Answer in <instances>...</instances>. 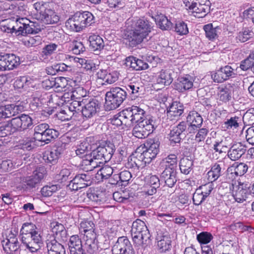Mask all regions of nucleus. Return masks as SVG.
<instances>
[{
    "label": "nucleus",
    "mask_w": 254,
    "mask_h": 254,
    "mask_svg": "<svg viewBox=\"0 0 254 254\" xmlns=\"http://www.w3.org/2000/svg\"><path fill=\"white\" fill-rule=\"evenodd\" d=\"M0 29L4 33L14 34L15 36L36 34L40 30L33 22L26 18L6 19L1 23Z\"/></svg>",
    "instance_id": "obj_1"
},
{
    "label": "nucleus",
    "mask_w": 254,
    "mask_h": 254,
    "mask_svg": "<svg viewBox=\"0 0 254 254\" xmlns=\"http://www.w3.org/2000/svg\"><path fill=\"white\" fill-rule=\"evenodd\" d=\"M21 241L25 250L31 254L39 251L42 245L40 231L31 223H24L20 229Z\"/></svg>",
    "instance_id": "obj_2"
},
{
    "label": "nucleus",
    "mask_w": 254,
    "mask_h": 254,
    "mask_svg": "<svg viewBox=\"0 0 254 254\" xmlns=\"http://www.w3.org/2000/svg\"><path fill=\"white\" fill-rule=\"evenodd\" d=\"M152 27L151 23L144 18L133 20L131 29L126 34L128 45L133 47L141 43L151 32Z\"/></svg>",
    "instance_id": "obj_3"
},
{
    "label": "nucleus",
    "mask_w": 254,
    "mask_h": 254,
    "mask_svg": "<svg viewBox=\"0 0 254 254\" xmlns=\"http://www.w3.org/2000/svg\"><path fill=\"white\" fill-rule=\"evenodd\" d=\"M93 15L88 11L77 12L65 22L66 27L70 30L79 32L94 22Z\"/></svg>",
    "instance_id": "obj_4"
},
{
    "label": "nucleus",
    "mask_w": 254,
    "mask_h": 254,
    "mask_svg": "<svg viewBox=\"0 0 254 254\" xmlns=\"http://www.w3.org/2000/svg\"><path fill=\"white\" fill-rule=\"evenodd\" d=\"M126 92L120 87L111 88L106 94V108L109 110L118 108L126 99Z\"/></svg>",
    "instance_id": "obj_5"
},
{
    "label": "nucleus",
    "mask_w": 254,
    "mask_h": 254,
    "mask_svg": "<svg viewBox=\"0 0 254 254\" xmlns=\"http://www.w3.org/2000/svg\"><path fill=\"white\" fill-rule=\"evenodd\" d=\"M58 132L49 127L47 124H40L34 127V138L37 141L48 143L52 138L57 137Z\"/></svg>",
    "instance_id": "obj_6"
},
{
    "label": "nucleus",
    "mask_w": 254,
    "mask_h": 254,
    "mask_svg": "<svg viewBox=\"0 0 254 254\" xmlns=\"http://www.w3.org/2000/svg\"><path fill=\"white\" fill-rule=\"evenodd\" d=\"M251 185L248 183L235 181L232 184V194L230 196L233 202L242 203L246 200L251 194Z\"/></svg>",
    "instance_id": "obj_7"
},
{
    "label": "nucleus",
    "mask_w": 254,
    "mask_h": 254,
    "mask_svg": "<svg viewBox=\"0 0 254 254\" xmlns=\"http://www.w3.org/2000/svg\"><path fill=\"white\" fill-rule=\"evenodd\" d=\"M152 122L153 120L149 118L135 123L132 130V134L138 138L146 137L153 131Z\"/></svg>",
    "instance_id": "obj_8"
},
{
    "label": "nucleus",
    "mask_w": 254,
    "mask_h": 254,
    "mask_svg": "<svg viewBox=\"0 0 254 254\" xmlns=\"http://www.w3.org/2000/svg\"><path fill=\"white\" fill-rule=\"evenodd\" d=\"M115 254H135L132 245L126 237H121L118 239L112 248Z\"/></svg>",
    "instance_id": "obj_9"
},
{
    "label": "nucleus",
    "mask_w": 254,
    "mask_h": 254,
    "mask_svg": "<svg viewBox=\"0 0 254 254\" xmlns=\"http://www.w3.org/2000/svg\"><path fill=\"white\" fill-rule=\"evenodd\" d=\"M91 182L89 175L85 174H78L70 182L68 187L72 190H77L90 186Z\"/></svg>",
    "instance_id": "obj_10"
},
{
    "label": "nucleus",
    "mask_w": 254,
    "mask_h": 254,
    "mask_svg": "<svg viewBox=\"0 0 254 254\" xmlns=\"http://www.w3.org/2000/svg\"><path fill=\"white\" fill-rule=\"evenodd\" d=\"M194 79V77L189 74L181 76L175 82L174 88L181 92L191 90L193 87Z\"/></svg>",
    "instance_id": "obj_11"
},
{
    "label": "nucleus",
    "mask_w": 254,
    "mask_h": 254,
    "mask_svg": "<svg viewBox=\"0 0 254 254\" xmlns=\"http://www.w3.org/2000/svg\"><path fill=\"white\" fill-rule=\"evenodd\" d=\"M17 232H11L6 238L2 241L4 251L8 254H12L19 248V243L16 235Z\"/></svg>",
    "instance_id": "obj_12"
},
{
    "label": "nucleus",
    "mask_w": 254,
    "mask_h": 254,
    "mask_svg": "<svg viewBox=\"0 0 254 254\" xmlns=\"http://www.w3.org/2000/svg\"><path fill=\"white\" fill-rule=\"evenodd\" d=\"M20 59L14 54L0 56L1 71L11 70L19 64Z\"/></svg>",
    "instance_id": "obj_13"
},
{
    "label": "nucleus",
    "mask_w": 254,
    "mask_h": 254,
    "mask_svg": "<svg viewBox=\"0 0 254 254\" xmlns=\"http://www.w3.org/2000/svg\"><path fill=\"white\" fill-rule=\"evenodd\" d=\"M248 167L244 163H234L228 169V178L234 180L235 178L244 175L248 171Z\"/></svg>",
    "instance_id": "obj_14"
},
{
    "label": "nucleus",
    "mask_w": 254,
    "mask_h": 254,
    "mask_svg": "<svg viewBox=\"0 0 254 254\" xmlns=\"http://www.w3.org/2000/svg\"><path fill=\"white\" fill-rule=\"evenodd\" d=\"M121 166L120 164H118L116 167L105 166L101 168L95 175V182L102 181L104 179H108L114 173L119 172Z\"/></svg>",
    "instance_id": "obj_15"
},
{
    "label": "nucleus",
    "mask_w": 254,
    "mask_h": 254,
    "mask_svg": "<svg viewBox=\"0 0 254 254\" xmlns=\"http://www.w3.org/2000/svg\"><path fill=\"white\" fill-rule=\"evenodd\" d=\"M232 91V87L229 84L219 87L217 91L218 103L221 104L228 102L231 99Z\"/></svg>",
    "instance_id": "obj_16"
},
{
    "label": "nucleus",
    "mask_w": 254,
    "mask_h": 254,
    "mask_svg": "<svg viewBox=\"0 0 254 254\" xmlns=\"http://www.w3.org/2000/svg\"><path fill=\"white\" fill-rule=\"evenodd\" d=\"M247 150V147L242 143H237L230 148L228 156L232 161L238 160L241 156L245 154Z\"/></svg>",
    "instance_id": "obj_17"
},
{
    "label": "nucleus",
    "mask_w": 254,
    "mask_h": 254,
    "mask_svg": "<svg viewBox=\"0 0 254 254\" xmlns=\"http://www.w3.org/2000/svg\"><path fill=\"white\" fill-rule=\"evenodd\" d=\"M99 62L97 60L90 59H85L76 57L74 63L77 64V66H80L81 67L86 69L94 71L99 68Z\"/></svg>",
    "instance_id": "obj_18"
},
{
    "label": "nucleus",
    "mask_w": 254,
    "mask_h": 254,
    "mask_svg": "<svg viewBox=\"0 0 254 254\" xmlns=\"http://www.w3.org/2000/svg\"><path fill=\"white\" fill-rule=\"evenodd\" d=\"M171 70L169 69H161L156 75L157 84L162 86L170 85L173 81Z\"/></svg>",
    "instance_id": "obj_19"
},
{
    "label": "nucleus",
    "mask_w": 254,
    "mask_h": 254,
    "mask_svg": "<svg viewBox=\"0 0 254 254\" xmlns=\"http://www.w3.org/2000/svg\"><path fill=\"white\" fill-rule=\"evenodd\" d=\"M187 127L186 123L184 122L180 123L174 127L170 133L169 140L171 144L180 142L181 138V134Z\"/></svg>",
    "instance_id": "obj_20"
},
{
    "label": "nucleus",
    "mask_w": 254,
    "mask_h": 254,
    "mask_svg": "<svg viewBox=\"0 0 254 254\" xmlns=\"http://www.w3.org/2000/svg\"><path fill=\"white\" fill-rule=\"evenodd\" d=\"M64 152L62 146H54L47 151L44 155V159L47 162L54 163Z\"/></svg>",
    "instance_id": "obj_21"
},
{
    "label": "nucleus",
    "mask_w": 254,
    "mask_h": 254,
    "mask_svg": "<svg viewBox=\"0 0 254 254\" xmlns=\"http://www.w3.org/2000/svg\"><path fill=\"white\" fill-rule=\"evenodd\" d=\"M131 234V235H140L141 234L145 236L150 235L149 231L145 223L143 221L139 219H137L132 223Z\"/></svg>",
    "instance_id": "obj_22"
},
{
    "label": "nucleus",
    "mask_w": 254,
    "mask_h": 254,
    "mask_svg": "<svg viewBox=\"0 0 254 254\" xmlns=\"http://www.w3.org/2000/svg\"><path fill=\"white\" fill-rule=\"evenodd\" d=\"M68 246L71 254H83L81 241L78 235L70 237Z\"/></svg>",
    "instance_id": "obj_23"
},
{
    "label": "nucleus",
    "mask_w": 254,
    "mask_h": 254,
    "mask_svg": "<svg viewBox=\"0 0 254 254\" xmlns=\"http://www.w3.org/2000/svg\"><path fill=\"white\" fill-rule=\"evenodd\" d=\"M156 241L158 249L160 252H165L170 249L171 240L169 236L158 234Z\"/></svg>",
    "instance_id": "obj_24"
},
{
    "label": "nucleus",
    "mask_w": 254,
    "mask_h": 254,
    "mask_svg": "<svg viewBox=\"0 0 254 254\" xmlns=\"http://www.w3.org/2000/svg\"><path fill=\"white\" fill-rule=\"evenodd\" d=\"M82 158L81 166L83 170L86 172L91 171L97 167H100L99 162L97 160H94L90 154Z\"/></svg>",
    "instance_id": "obj_25"
},
{
    "label": "nucleus",
    "mask_w": 254,
    "mask_h": 254,
    "mask_svg": "<svg viewBox=\"0 0 254 254\" xmlns=\"http://www.w3.org/2000/svg\"><path fill=\"white\" fill-rule=\"evenodd\" d=\"M177 165V157L175 154H170L163 159L160 164V167L162 169H169L171 171H175Z\"/></svg>",
    "instance_id": "obj_26"
},
{
    "label": "nucleus",
    "mask_w": 254,
    "mask_h": 254,
    "mask_svg": "<svg viewBox=\"0 0 254 254\" xmlns=\"http://www.w3.org/2000/svg\"><path fill=\"white\" fill-rule=\"evenodd\" d=\"M40 20L47 24H56L60 21V16L55 11L49 9L43 14Z\"/></svg>",
    "instance_id": "obj_27"
},
{
    "label": "nucleus",
    "mask_w": 254,
    "mask_h": 254,
    "mask_svg": "<svg viewBox=\"0 0 254 254\" xmlns=\"http://www.w3.org/2000/svg\"><path fill=\"white\" fill-rule=\"evenodd\" d=\"M4 115L5 118H10L21 112L24 107L20 104H8L3 106Z\"/></svg>",
    "instance_id": "obj_28"
},
{
    "label": "nucleus",
    "mask_w": 254,
    "mask_h": 254,
    "mask_svg": "<svg viewBox=\"0 0 254 254\" xmlns=\"http://www.w3.org/2000/svg\"><path fill=\"white\" fill-rule=\"evenodd\" d=\"M128 108L130 110L132 120L133 121L134 124L139 122H141L142 120L148 119V118L145 117V111L141 108L136 106H132Z\"/></svg>",
    "instance_id": "obj_29"
},
{
    "label": "nucleus",
    "mask_w": 254,
    "mask_h": 254,
    "mask_svg": "<svg viewBox=\"0 0 254 254\" xmlns=\"http://www.w3.org/2000/svg\"><path fill=\"white\" fill-rule=\"evenodd\" d=\"M202 118L196 111H192L190 112L187 117V122L190 125V127L189 128H193V127H199L202 123Z\"/></svg>",
    "instance_id": "obj_30"
},
{
    "label": "nucleus",
    "mask_w": 254,
    "mask_h": 254,
    "mask_svg": "<svg viewBox=\"0 0 254 254\" xmlns=\"http://www.w3.org/2000/svg\"><path fill=\"white\" fill-rule=\"evenodd\" d=\"M90 48L94 51L101 50L104 47L103 39L99 35L92 34L88 38Z\"/></svg>",
    "instance_id": "obj_31"
},
{
    "label": "nucleus",
    "mask_w": 254,
    "mask_h": 254,
    "mask_svg": "<svg viewBox=\"0 0 254 254\" xmlns=\"http://www.w3.org/2000/svg\"><path fill=\"white\" fill-rule=\"evenodd\" d=\"M206 1V0H199V2L192 8L190 12L197 17H202L205 15L208 9V5L204 3Z\"/></svg>",
    "instance_id": "obj_32"
},
{
    "label": "nucleus",
    "mask_w": 254,
    "mask_h": 254,
    "mask_svg": "<svg viewBox=\"0 0 254 254\" xmlns=\"http://www.w3.org/2000/svg\"><path fill=\"white\" fill-rule=\"evenodd\" d=\"M47 247L48 254H65L64 246L56 240L49 242Z\"/></svg>",
    "instance_id": "obj_33"
},
{
    "label": "nucleus",
    "mask_w": 254,
    "mask_h": 254,
    "mask_svg": "<svg viewBox=\"0 0 254 254\" xmlns=\"http://www.w3.org/2000/svg\"><path fill=\"white\" fill-rule=\"evenodd\" d=\"M176 173L175 171H171L169 169H165L162 172L161 177L166 185L169 187H172L176 182Z\"/></svg>",
    "instance_id": "obj_34"
},
{
    "label": "nucleus",
    "mask_w": 254,
    "mask_h": 254,
    "mask_svg": "<svg viewBox=\"0 0 254 254\" xmlns=\"http://www.w3.org/2000/svg\"><path fill=\"white\" fill-rule=\"evenodd\" d=\"M98 104L94 100L90 101L85 104L82 109V114L86 118H91L97 111Z\"/></svg>",
    "instance_id": "obj_35"
},
{
    "label": "nucleus",
    "mask_w": 254,
    "mask_h": 254,
    "mask_svg": "<svg viewBox=\"0 0 254 254\" xmlns=\"http://www.w3.org/2000/svg\"><path fill=\"white\" fill-rule=\"evenodd\" d=\"M154 19L156 24L162 30H169L172 27V22L164 14H158Z\"/></svg>",
    "instance_id": "obj_36"
},
{
    "label": "nucleus",
    "mask_w": 254,
    "mask_h": 254,
    "mask_svg": "<svg viewBox=\"0 0 254 254\" xmlns=\"http://www.w3.org/2000/svg\"><path fill=\"white\" fill-rule=\"evenodd\" d=\"M203 29L205 32L206 37L209 40H213L216 38L221 32V29L219 27H213L212 23L204 25Z\"/></svg>",
    "instance_id": "obj_37"
},
{
    "label": "nucleus",
    "mask_w": 254,
    "mask_h": 254,
    "mask_svg": "<svg viewBox=\"0 0 254 254\" xmlns=\"http://www.w3.org/2000/svg\"><path fill=\"white\" fill-rule=\"evenodd\" d=\"M52 232L56 235L58 239H63L65 237L66 232L64 226L57 222H53L51 224Z\"/></svg>",
    "instance_id": "obj_38"
},
{
    "label": "nucleus",
    "mask_w": 254,
    "mask_h": 254,
    "mask_svg": "<svg viewBox=\"0 0 254 254\" xmlns=\"http://www.w3.org/2000/svg\"><path fill=\"white\" fill-rule=\"evenodd\" d=\"M122 116V119L123 122V128H129L133 126L134 123L132 120L130 110L128 108L123 110L120 112Z\"/></svg>",
    "instance_id": "obj_39"
},
{
    "label": "nucleus",
    "mask_w": 254,
    "mask_h": 254,
    "mask_svg": "<svg viewBox=\"0 0 254 254\" xmlns=\"http://www.w3.org/2000/svg\"><path fill=\"white\" fill-rule=\"evenodd\" d=\"M184 107L179 102H174L169 107L167 111V116L170 117H179L182 114Z\"/></svg>",
    "instance_id": "obj_40"
},
{
    "label": "nucleus",
    "mask_w": 254,
    "mask_h": 254,
    "mask_svg": "<svg viewBox=\"0 0 254 254\" xmlns=\"http://www.w3.org/2000/svg\"><path fill=\"white\" fill-rule=\"evenodd\" d=\"M222 164L215 163L207 173L208 180L212 182L216 180L221 175Z\"/></svg>",
    "instance_id": "obj_41"
},
{
    "label": "nucleus",
    "mask_w": 254,
    "mask_h": 254,
    "mask_svg": "<svg viewBox=\"0 0 254 254\" xmlns=\"http://www.w3.org/2000/svg\"><path fill=\"white\" fill-rule=\"evenodd\" d=\"M142 87L140 80L136 77L132 78L130 82L126 86L127 90L132 94L137 93Z\"/></svg>",
    "instance_id": "obj_42"
},
{
    "label": "nucleus",
    "mask_w": 254,
    "mask_h": 254,
    "mask_svg": "<svg viewBox=\"0 0 254 254\" xmlns=\"http://www.w3.org/2000/svg\"><path fill=\"white\" fill-rule=\"evenodd\" d=\"M91 149V145L87 140H84L79 145L75 150L77 156L79 157H83L86 155H88L89 152Z\"/></svg>",
    "instance_id": "obj_43"
},
{
    "label": "nucleus",
    "mask_w": 254,
    "mask_h": 254,
    "mask_svg": "<svg viewBox=\"0 0 254 254\" xmlns=\"http://www.w3.org/2000/svg\"><path fill=\"white\" fill-rule=\"evenodd\" d=\"M193 164L192 161L187 157L183 158L180 162V169L184 174H189L191 171Z\"/></svg>",
    "instance_id": "obj_44"
},
{
    "label": "nucleus",
    "mask_w": 254,
    "mask_h": 254,
    "mask_svg": "<svg viewBox=\"0 0 254 254\" xmlns=\"http://www.w3.org/2000/svg\"><path fill=\"white\" fill-rule=\"evenodd\" d=\"M59 45L55 43H50L46 45L42 49V57L44 59H48L57 51Z\"/></svg>",
    "instance_id": "obj_45"
},
{
    "label": "nucleus",
    "mask_w": 254,
    "mask_h": 254,
    "mask_svg": "<svg viewBox=\"0 0 254 254\" xmlns=\"http://www.w3.org/2000/svg\"><path fill=\"white\" fill-rule=\"evenodd\" d=\"M159 143L156 141L154 140H150L145 143L143 149H146L147 151L152 154H154V156L156 157L157 154L159 152Z\"/></svg>",
    "instance_id": "obj_46"
},
{
    "label": "nucleus",
    "mask_w": 254,
    "mask_h": 254,
    "mask_svg": "<svg viewBox=\"0 0 254 254\" xmlns=\"http://www.w3.org/2000/svg\"><path fill=\"white\" fill-rule=\"evenodd\" d=\"M42 39L39 36L26 37L22 40V43L27 47L36 46L41 43Z\"/></svg>",
    "instance_id": "obj_47"
},
{
    "label": "nucleus",
    "mask_w": 254,
    "mask_h": 254,
    "mask_svg": "<svg viewBox=\"0 0 254 254\" xmlns=\"http://www.w3.org/2000/svg\"><path fill=\"white\" fill-rule=\"evenodd\" d=\"M135 246L138 248L145 247L148 241L150 235L146 236L141 235H131Z\"/></svg>",
    "instance_id": "obj_48"
},
{
    "label": "nucleus",
    "mask_w": 254,
    "mask_h": 254,
    "mask_svg": "<svg viewBox=\"0 0 254 254\" xmlns=\"http://www.w3.org/2000/svg\"><path fill=\"white\" fill-rule=\"evenodd\" d=\"M100 151L102 154L103 153V159L105 160L111 158L115 150V146L111 143H106L104 145L100 146Z\"/></svg>",
    "instance_id": "obj_49"
},
{
    "label": "nucleus",
    "mask_w": 254,
    "mask_h": 254,
    "mask_svg": "<svg viewBox=\"0 0 254 254\" xmlns=\"http://www.w3.org/2000/svg\"><path fill=\"white\" fill-rule=\"evenodd\" d=\"M61 189V187L58 185H53L51 186H46L43 187L41 190V193L42 196L48 197Z\"/></svg>",
    "instance_id": "obj_50"
},
{
    "label": "nucleus",
    "mask_w": 254,
    "mask_h": 254,
    "mask_svg": "<svg viewBox=\"0 0 254 254\" xmlns=\"http://www.w3.org/2000/svg\"><path fill=\"white\" fill-rule=\"evenodd\" d=\"M212 148L215 151V152L221 154L226 152L228 148V146L225 143V140L217 139L214 141Z\"/></svg>",
    "instance_id": "obj_51"
},
{
    "label": "nucleus",
    "mask_w": 254,
    "mask_h": 254,
    "mask_svg": "<svg viewBox=\"0 0 254 254\" xmlns=\"http://www.w3.org/2000/svg\"><path fill=\"white\" fill-rule=\"evenodd\" d=\"M146 182L152 185V188L149 191L151 193H155L156 192V189L160 186V180L157 176L152 175L146 179Z\"/></svg>",
    "instance_id": "obj_52"
},
{
    "label": "nucleus",
    "mask_w": 254,
    "mask_h": 254,
    "mask_svg": "<svg viewBox=\"0 0 254 254\" xmlns=\"http://www.w3.org/2000/svg\"><path fill=\"white\" fill-rule=\"evenodd\" d=\"M31 79L26 76L20 77L17 78L14 83V86L17 88H25L29 86Z\"/></svg>",
    "instance_id": "obj_53"
},
{
    "label": "nucleus",
    "mask_w": 254,
    "mask_h": 254,
    "mask_svg": "<svg viewBox=\"0 0 254 254\" xmlns=\"http://www.w3.org/2000/svg\"><path fill=\"white\" fill-rule=\"evenodd\" d=\"M33 6L36 11L39 13L40 19L42 17L43 14L46 12L47 9H49V4L42 1L35 3Z\"/></svg>",
    "instance_id": "obj_54"
},
{
    "label": "nucleus",
    "mask_w": 254,
    "mask_h": 254,
    "mask_svg": "<svg viewBox=\"0 0 254 254\" xmlns=\"http://www.w3.org/2000/svg\"><path fill=\"white\" fill-rule=\"evenodd\" d=\"M139 160H141L142 163L144 165L150 163L153 159L155 157L154 156V154H151L149 151H147L146 149H143L141 153L138 156Z\"/></svg>",
    "instance_id": "obj_55"
},
{
    "label": "nucleus",
    "mask_w": 254,
    "mask_h": 254,
    "mask_svg": "<svg viewBox=\"0 0 254 254\" xmlns=\"http://www.w3.org/2000/svg\"><path fill=\"white\" fill-rule=\"evenodd\" d=\"M80 100L74 99L69 103L68 106V111L69 113H72V115L74 114V112L76 113L80 111L81 102Z\"/></svg>",
    "instance_id": "obj_56"
},
{
    "label": "nucleus",
    "mask_w": 254,
    "mask_h": 254,
    "mask_svg": "<svg viewBox=\"0 0 254 254\" xmlns=\"http://www.w3.org/2000/svg\"><path fill=\"white\" fill-rule=\"evenodd\" d=\"M212 235L208 232H203L197 235V240L201 244H207L212 239Z\"/></svg>",
    "instance_id": "obj_57"
},
{
    "label": "nucleus",
    "mask_w": 254,
    "mask_h": 254,
    "mask_svg": "<svg viewBox=\"0 0 254 254\" xmlns=\"http://www.w3.org/2000/svg\"><path fill=\"white\" fill-rule=\"evenodd\" d=\"M245 124L251 125L254 124V108L248 110L244 115L243 117Z\"/></svg>",
    "instance_id": "obj_58"
},
{
    "label": "nucleus",
    "mask_w": 254,
    "mask_h": 254,
    "mask_svg": "<svg viewBox=\"0 0 254 254\" xmlns=\"http://www.w3.org/2000/svg\"><path fill=\"white\" fill-rule=\"evenodd\" d=\"M175 31L180 35H185L189 32L187 24L184 22L181 21L176 22Z\"/></svg>",
    "instance_id": "obj_59"
},
{
    "label": "nucleus",
    "mask_w": 254,
    "mask_h": 254,
    "mask_svg": "<svg viewBox=\"0 0 254 254\" xmlns=\"http://www.w3.org/2000/svg\"><path fill=\"white\" fill-rule=\"evenodd\" d=\"M62 80H65V79L61 77H58L57 78H52L51 80H45L44 82L50 87H55L56 88H63L64 86V85L60 84V82H62Z\"/></svg>",
    "instance_id": "obj_60"
},
{
    "label": "nucleus",
    "mask_w": 254,
    "mask_h": 254,
    "mask_svg": "<svg viewBox=\"0 0 254 254\" xmlns=\"http://www.w3.org/2000/svg\"><path fill=\"white\" fill-rule=\"evenodd\" d=\"M46 171L44 167L41 166L37 168L33 173L31 175L33 178L36 179V181L39 183L44 178Z\"/></svg>",
    "instance_id": "obj_61"
},
{
    "label": "nucleus",
    "mask_w": 254,
    "mask_h": 254,
    "mask_svg": "<svg viewBox=\"0 0 254 254\" xmlns=\"http://www.w3.org/2000/svg\"><path fill=\"white\" fill-rule=\"evenodd\" d=\"M46 171L44 167L41 166L37 168L33 173L31 175L33 178L36 179V181L39 183L44 178Z\"/></svg>",
    "instance_id": "obj_62"
},
{
    "label": "nucleus",
    "mask_w": 254,
    "mask_h": 254,
    "mask_svg": "<svg viewBox=\"0 0 254 254\" xmlns=\"http://www.w3.org/2000/svg\"><path fill=\"white\" fill-rule=\"evenodd\" d=\"M100 149H101L100 146L93 149L92 152L90 153V155L92 156L94 160H97L99 162V165L100 166V165L102 164L103 161H104V159H103V153L102 154L101 152Z\"/></svg>",
    "instance_id": "obj_63"
},
{
    "label": "nucleus",
    "mask_w": 254,
    "mask_h": 254,
    "mask_svg": "<svg viewBox=\"0 0 254 254\" xmlns=\"http://www.w3.org/2000/svg\"><path fill=\"white\" fill-rule=\"evenodd\" d=\"M207 196L202 193L201 190H196L193 195V202L196 205L200 204L205 199Z\"/></svg>",
    "instance_id": "obj_64"
}]
</instances>
